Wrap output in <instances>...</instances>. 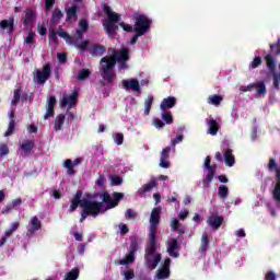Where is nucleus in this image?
Here are the masks:
<instances>
[{
	"label": "nucleus",
	"instance_id": "1",
	"mask_svg": "<svg viewBox=\"0 0 280 280\" xmlns=\"http://www.w3.org/2000/svg\"><path fill=\"white\" fill-rule=\"evenodd\" d=\"M156 253V234L149 233V237L145 245L144 250V260L145 265L150 270H155L156 266L161 264L162 256L161 254Z\"/></svg>",
	"mask_w": 280,
	"mask_h": 280
},
{
	"label": "nucleus",
	"instance_id": "2",
	"mask_svg": "<svg viewBox=\"0 0 280 280\" xmlns=\"http://www.w3.org/2000/svg\"><path fill=\"white\" fill-rule=\"evenodd\" d=\"M101 201L98 203H90L89 201H83L81 205V218L80 222H84L89 215L92 218H97V215H102L104 213V205H106V191L100 194Z\"/></svg>",
	"mask_w": 280,
	"mask_h": 280
},
{
	"label": "nucleus",
	"instance_id": "3",
	"mask_svg": "<svg viewBox=\"0 0 280 280\" xmlns=\"http://www.w3.org/2000/svg\"><path fill=\"white\" fill-rule=\"evenodd\" d=\"M135 25L133 32H139L140 34H148L150 27H152V20L143 13H136L133 16Z\"/></svg>",
	"mask_w": 280,
	"mask_h": 280
},
{
	"label": "nucleus",
	"instance_id": "4",
	"mask_svg": "<svg viewBox=\"0 0 280 280\" xmlns=\"http://www.w3.org/2000/svg\"><path fill=\"white\" fill-rule=\"evenodd\" d=\"M203 167L208 170V174L206 175V178L202 179L203 189L209 188V185H211V182L215 177V170H218V166L215 164L211 165V156H206Z\"/></svg>",
	"mask_w": 280,
	"mask_h": 280
},
{
	"label": "nucleus",
	"instance_id": "5",
	"mask_svg": "<svg viewBox=\"0 0 280 280\" xmlns=\"http://www.w3.org/2000/svg\"><path fill=\"white\" fill-rule=\"evenodd\" d=\"M161 223V207L153 208L150 217L149 233L156 234L159 224Z\"/></svg>",
	"mask_w": 280,
	"mask_h": 280
},
{
	"label": "nucleus",
	"instance_id": "6",
	"mask_svg": "<svg viewBox=\"0 0 280 280\" xmlns=\"http://www.w3.org/2000/svg\"><path fill=\"white\" fill-rule=\"evenodd\" d=\"M49 78H51V63H46L42 70L36 71V77L34 80L36 84H45Z\"/></svg>",
	"mask_w": 280,
	"mask_h": 280
},
{
	"label": "nucleus",
	"instance_id": "7",
	"mask_svg": "<svg viewBox=\"0 0 280 280\" xmlns=\"http://www.w3.org/2000/svg\"><path fill=\"white\" fill-rule=\"evenodd\" d=\"M100 75L102 80L96 83L97 91H101L103 95H106V57L101 59Z\"/></svg>",
	"mask_w": 280,
	"mask_h": 280
},
{
	"label": "nucleus",
	"instance_id": "8",
	"mask_svg": "<svg viewBox=\"0 0 280 280\" xmlns=\"http://www.w3.org/2000/svg\"><path fill=\"white\" fill-rule=\"evenodd\" d=\"M120 200H124V192H113L112 196L106 192V210L118 207Z\"/></svg>",
	"mask_w": 280,
	"mask_h": 280
},
{
	"label": "nucleus",
	"instance_id": "9",
	"mask_svg": "<svg viewBox=\"0 0 280 280\" xmlns=\"http://www.w3.org/2000/svg\"><path fill=\"white\" fill-rule=\"evenodd\" d=\"M97 195H88L86 198L82 199V190H77L75 195L72 197L74 202H79L82 209V203L90 202V205H97L100 201L95 200Z\"/></svg>",
	"mask_w": 280,
	"mask_h": 280
},
{
	"label": "nucleus",
	"instance_id": "10",
	"mask_svg": "<svg viewBox=\"0 0 280 280\" xmlns=\"http://www.w3.org/2000/svg\"><path fill=\"white\" fill-rule=\"evenodd\" d=\"M79 95L80 94L78 93V90H74L71 95L63 96L60 102L61 108H66V106H68V108H73L74 106H78Z\"/></svg>",
	"mask_w": 280,
	"mask_h": 280
},
{
	"label": "nucleus",
	"instance_id": "11",
	"mask_svg": "<svg viewBox=\"0 0 280 280\" xmlns=\"http://www.w3.org/2000/svg\"><path fill=\"white\" fill-rule=\"evenodd\" d=\"M40 229H43V223L39 221L38 217H32L28 222L26 237H32V235H34V233L37 231H40Z\"/></svg>",
	"mask_w": 280,
	"mask_h": 280
},
{
	"label": "nucleus",
	"instance_id": "12",
	"mask_svg": "<svg viewBox=\"0 0 280 280\" xmlns=\"http://www.w3.org/2000/svg\"><path fill=\"white\" fill-rule=\"evenodd\" d=\"M112 56L116 58L117 62H122V65L130 60V51L126 47H124L121 50H113Z\"/></svg>",
	"mask_w": 280,
	"mask_h": 280
},
{
	"label": "nucleus",
	"instance_id": "13",
	"mask_svg": "<svg viewBox=\"0 0 280 280\" xmlns=\"http://www.w3.org/2000/svg\"><path fill=\"white\" fill-rule=\"evenodd\" d=\"M56 96L50 95L47 97V109L44 115V119H49V117H54V115H56Z\"/></svg>",
	"mask_w": 280,
	"mask_h": 280
},
{
	"label": "nucleus",
	"instance_id": "14",
	"mask_svg": "<svg viewBox=\"0 0 280 280\" xmlns=\"http://www.w3.org/2000/svg\"><path fill=\"white\" fill-rule=\"evenodd\" d=\"M36 148V143L34 140L26 139L20 144V150L22 152V156H30L32 151Z\"/></svg>",
	"mask_w": 280,
	"mask_h": 280
},
{
	"label": "nucleus",
	"instance_id": "15",
	"mask_svg": "<svg viewBox=\"0 0 280 280\" xmlns=\"http://www.w3.org/2000/svg\"><path fill=\"white\" fill-rule=\"evenodd\" d=\"M122 89H131L135 93H141V85H139V80L130 79V80H122Z\"/></svg>",
	"mask_w": 280,
	"mask_h": 280
},
{
	"label": "nucleus",
	"instance_id": "16",
	"mask_svg": "<svg viewBox=\"0 0 280 280\" xmlns=\"http://www.w3.org/2000/svg\"><path fill=\"white\" fill-rule=\"evenodd\" d=\"M170 152H172V147H166L161 152L160 167L167 170L170 167Z\"/></svg>",
	"mask_w": 280,
	"mask_h": 280
},
{
	"label": "nucleus",
	"instance_id": "17",
	"mask_svg": "<svg viewBox=\"0 0 280 280\" xmlns=\"http://www.w3.org/2000/svg\"><path fill=\"white\" fill-rule=\"evenodd\" d=\"M224 223V217L222 215H210L207 220V224L214 231H218L220 226Z\"/></svg>",
	"mask_w": 280,
	"mask_h": 280
},
{
	"label": "nucleus",
	"instance_id": "18",
	"mask_svg": "<svg viewBox=\"0 0 280 280\" xmlns=\"http://www.w3.org/2000/svg\"><path fill=\"white\" fill-rule=\"evenodd\" d=\"M82 163V159L77 158L74 161L66 160L63 163V167L67 170L68 176H75L74 165H80Z\"/></svg>",
	"mask_w": 280,
	"mask_h": 280
},
{
	"label": "nucleus",
	"instance_id": "19",
	"mask_svg": "<svg viewBox=\"0 0 280 280\" xmlns=\"http://www.w3.org/2000/svg\"><path fill=\"white\" fill-rule=\"evenodd\" d=\"M207 124H208V132L209 135H212V137H215V135H218V132H220V124H218V120L213 119V117H209V119H207Z\"/></svg>",
	"mask_w": 280,
	"mask_h": 280
},
{
	"label": "nucleus",
	"instance_id": "20",
	"mask_svg": "<svg viewBox=\"0 0 280 280\" xmlns=\"http://www.w3.org/2000/svg\"><path fill=\"white\" fill-rule=\"evenodd\" d=\"M106 21L112 23H120L121 14L114 12L110 7L106 5Z\"/></svg>",
	"mask_w": 280,
	"mask_h": 280
},
{
	"label": "nucleus",
	"instance_id": "21",
	"mask_svg": "<svg viewBox=\"0 0 280 280\" xmlns=\"http://www.w3.org/2000/svg\"><path fill=\"white\" fill-rule=\"evenodd\" d=\"M254 89L256 90V97H266L268 88H266V83L264 81L254 83Z\"/></svg>",
	"mask_w": 280,
	"mask_h": 280
},
{
	"label": "nucleus",
	"instance_id": "22",
	"mask_svg": "<svg viewBox=\"0 0 280 280\" xmlns=\"http://www.w3.org/2000/svg\"><path fill=\"white\" fill-rule=\"evenodd\" d=\"M211 244V240L209 238V233L203 232L201 235V244L199 247V253H202L203 255L209 250V246Z\"/></svg>",
	"mask_w": 280,
	"mask_h": 280
},
{
	"label": "nucleus",
	"instance_id": "23",
	"mask_svg": "<svg viewBox=\"0 0 280 280\" xmlns=\"http://www.w3.org/2000/svg\"><path fill=\"white\" fill-rule=\"evenodd\" d=\"M176 106V97L174 96H168L166 98H163L161 102L160 108L161 110H167L170 108H174Z\"/></svg>",
	"mask_w": 280,
	"mask_h": 280
},
{
	"label": "nucleus",
	"instance_id": "24",
	"mask_svg": "<svg viewBox=\"0 0 280 280\" xmlns=\"http://www.w3.org/2000/svg\"><path fill=\"white\" fill-rule=\"evenodd\" d=\"M223 159L228 167H233V165H235V155H233L232 149L225 150Z\"/></svg>",
	"mask_w": 280,
	"mask_h": 280
},
{
	"label": "nucleus",
	"instance_id": "25",
	"mask_svg": "<svg viewBox=\"0 0 280 280\" xmlns=\"http://www.w3.org/2000/svg\"><path fill=\"white\" fill-rule=\"evenodd\" d=\"M119 23L120 22H108L106 21V33L109 36H115L117 32H119Z\"/></svg>",
	"mask_w": 280,
	"mask_h": 280
},
{
	"label": "nucleus",
	"instance_id": "26",
	"mask_svg": "<svg viewBox=\"0 0 280 280\" xmlns=\"http://www.w3.org/2000/svg\"><path fill=\"white\" fill-rule=\"evenodd\" d=\"M0 27L1 30H8V34L14 32V18L0 21Z\"/></svg>",
	"mask_w": 280,
	"mask_h": 280
},
{
	"label": "nucleus",
	"instance_id": "27",
	"mask_svg": "<svg viewBox=\"0 0 280 280\" xmlns=\"http://www.w3.org/2000/svg\"><path fill=\"white\" fill-rule=\"evenodd\" d=\"M66 21H75V19H78V5H72L69 7L68 9H66Z\"/></svg>",
	"mask_w": 280,
	"mask_h": 280
},
{
	"label": "nucleus",
	"instance_id": "28",
	"mask_svg": "<svg viewBox=\"0 0 280 280\" xmlns=\"http://www.w3.org/2000/svg\"><path fill=\"white\" fill-rule=\"evenodd\" d=\"M265 60L267 62V69L270 73H275V71H277V60L272 58V54L266 55Z\"/></svg>",
	"mask_w": 280,
	"mask_h": 280
},
{
	"label": "nucleus",
	"instance_id": "29",
	"mask_svg": "<svg viewBox=\"0 0 280 280\" xmlns=\"http://www.w3.org/2000/svg\"><path fill=\"white\" fill-rule=\"evenodd\" d=\"M176 249H178V241L176 238H173L167 248L168 255L175 258L179 257L180 254H178Z\"/></svg>",
	"mask_w": 280,
	"mask_h": 280
},
{
	"label": "nucleus",
	"instance_id": "30",
	"mask_svg": "<svg viewBox=\"0 0 280 280\" xmlns=\"http://www.w3.org/2000/svg\"><path fill=\"white\" fill-rule=\"evenodd\" d=\"M156 187V180L151 179L150 183L144 184L141 188L138 189V194L143 196V194H148V191H152Z\"/></svg>",
	"mask_w": 280,
	"mask_h": 280
},
{
	"label": "nucleus",
	"instance_id": "31",
	"mask_svg": "<svg viewBox=\"0 0 280 280\" xmlns=\"http://www.w3.org/2000/svg\"><path fill=\"white\" fill-rule=\"evenodd\" d=\"M141 244V238H137L136 236L130 237L129 253L137 255V250H139V245Z\"/></svg>",
	"mask_w": 280,
	"mask_h": 280
},
{
	"label": "nucleus",
	"instance_id": "32",
	"mask_svg": "<svg viewBox=\"0 0 280 280\" xmlns=\"http://www.w3.org/2000/svg\"><path fill=\"white\" fill-rule=\"evenodd\" d=\"M108 180L110 187H120V185H124V177L119 175H109Z\"/></svg>",
	"mask_w": 280,
	"mask_h": 280
},
{
	"label": "nucleus",
	"instance_id": "33",
	"mask_svg": "<svg viewBox=\"0 0 280 280\" xmlns=\"http://www.w3.org/2000/svg\"><path fill=\"white\" fill-rule=\"evenodd\" d=\"M62 16H65V14L62 13V11L59 8H56L52 12L51 19H50V23L52 25H58V23H60V20L62 19Z\"/></svg>",
	"mask_w": 280,
	"mask_h": 280
},
{
	"label": "nucleus",
	"instance_id": "34",
	"mask_svg": "<svg viewBox=\"0 0 280 280\" xmlns=\"http://www.w3.org/2000/svg\"><path fill=\"white\" fill-rule=\"evenodd\" d=\"M65 119H66L65 114L57 115V117L55 118V126H54L56 132H59V130H62V126H65Z\"/></svg>",
	"mask_w": 280,
	"mask_h": 280
},
{
	"label": "nucleus",
	"instance_id": "35",
	"mask_svg": "<svg viewBox=\"0 0 280 280\" xmlns=\"http://www.w3.org/2000/svg\"><path fill=\"white\" fill-rule=\"evenodd\" d=\"M224 98H222L221 95H218V94H213V95H210L208 97V103L211 104L212 106H220V104H222V101Z\"/></svg>",
	"mask_w": 280,
	"mask_h": 280
},
{
	"label": "nucleus",
	"instance_id": "36",
	"mask_svg": "<svg viewBox=\"0 0 280 280\" xmlns=\"http://www.w3.org/2000/svg\"><path fill=\"white\" fill-rule=\"evenodd\" d=\"M152 104H154V97L149 95L144 101V115H150V110H152Z\"/></svg>",
	"mask_w": 280,
	"mask_h": 280
},
{
	"label": "nucleus",
	"instance_id": "37",
	"mask_svg": "<svg viewBox=\"0 0 280 280\" xmlns=\"http://www.w3.org/2000/svg\"><path fill=\"white\" fill-rule=\"evenodd\" d=\"M105 51H106V47L105 46L95 45L91 49V55L94 56V57H100V56H104Z\"/></svg>",
	"mask_w": 280,
	"mask_h": 280
},
{
	"label": "nucleus",
	"instance_id": "38",
	"mask_svg": "<svg viewBox=\"0 0 280 280\" xmlns=\"http://www.w3.org/2000/svg\"><path fill=\"white\" fill-rule=\"evenodd\" d=\"M34 23V11L27 9L23 21L24 25H32Z\"/></svg>",
	"mask_w": 280,
	"mask_h": 280
},
{
	"label": "nucleus",
	"instance_id": "39",
	"mask_svg": "<svg viewBox=\"0 0 280 280\" xmlns=\"http://www.w3.org/2000/svg\"><path fill=\"white\" fill-rule=\"evenodd\" d=\"M80 277V269L73 268L69 272L66 273L65 278L68 280H78Z\"/></svg>",
	"mask_w": 280,
	"mask_h": 280
},
{
	"label": "nucleus",
	"instance_id": "40",
	"mask_svg": "<svg viewBox=\"0 0 280 280\" xmlns=\"http://www.w3.org/2000/svg\"><path fill=\"white\" fill-rule=\"evenodd\" d=\"M219 198H221V200H226V198H229V186L226 185L219 186Z\"/></svg>",
	"mask_w": 280,
	"mask_h": 280
},
{
	"label": "nucleus",
	"instance_id": "41",
	"mask_svg": "<svg viewBox=\"0 0 280 280\" xmlns=\"http://www.w3.org/2000/svg\"><path fill=\"white\" fill-rule=\"evenodd\" d=\"M162 119L168 126H171V124H174V116H172V112L162 110Z\"/></svg>",
	"mask_w": 280,
	"mask_h": 280
},
{
	"label": "nucleus",
	"instance_id": "42",
	"mask_svg": "<svg viewBox=\"0 0 280 280\" xmlns=\"http://www.w3.org/2000/svg\"><path fill=\"white\" fill-rule=\"evenodd\" d=\"M88 78H91V70H89V69H81L79 71L77 80L79 82H83V80H86Z\"/></svg>",
	"mask_w": 280,
	"mask_h": 280
},
{
	"label": "nucleus",
	"instance_id": "43",
	"mask_svg": "<svg viewBox=\"0 0 280 280\" xmlns=\"http://www.w3.org/2000/svg\"><path fill=\"white\" fill-rule=\"evenodd\" d=\"M19 226H20V223H19V222H13V223L11 224V229L5 230L4 236H7V237H12V235H14V233H16V231H19Z\"/></svg>",
	"mask_w": 280,
	"mask_h": 280
},
{
	"label": "nucleus",
	"instance_id": "44",
	"mask_svg": "<svg viewBox=\"0 0 280 280\" xmlns=\"http://www.w3.org/2000/svg\"><path fill=\"white\" fill-rule=\"evenodd\" d=\"M117 65V59L114 55L106 58V71H113V68Z\"/></svg>",
	"mask_w": 280,
	"mask_h": 280
},
{
	"label": "nucleus",
	"instance_id": "45",
	"mask_svg": "<svg viewBox=\"0 0 280 280\" xmlns=\"http://www.w3.org/2000/svg\"><path fill=\"white\" fill-rule=\"evenodd\" d=\"M135 262V254L132 252H129V254L120 260V266H129V264Z\"/></svg>",
	"mask_w": 280,
	"mask_h": 280
},
{
	"label": "nucleus",
	"instance_id": "46",
	"mask_svg": "<svg viewBox=\"0 0 280 280\" xmlns=\"http://www.w3.org/2000/svg\"><path fill=\"white\" fill-rule=\"evenodd\" d=\"M270 54L272 56H280V38L278 39V43L270 44Z\"/></svg>",
	"mask_w": 280,
	"mask_h": 280
},
{
	"label": "nucleus",
	"instance_id": "47",
	"mask_svg": "<svg viewBox=\"0 0 280 280\" xmlns=\"http://www.w3.org/2000/svg\"><path fill=\"white\" fill-rule=\"evenodd\" d=\"M16 128V121L14 119H11L9 122V127L4 133V137H12V133L14 132Z\"/></svg>",
	"mask_w": 280,
	"mask_h": 280
},
{
	"label": "nucleus",
	"instance_id": "48",
	"mask_svg": "<svg viewBox=\"0 0 280 280\" xmlns=\"http://www.w3.org/2000/svg\"><path fill=\"white\" fill-rule=\"evenodd\" d=\"M264 60H261V57L256 56L254 57L253 61L249 63V69H258V67H261V63Z\"/></svg>",
	"mask_w": 280,
	"mask_h": 280
},
{
	"label": "nucleus",
	"instance_id": "49",
	"mask_svg": "<svg viewBox=\"0 0 280 280\" xmlns=\"http://www.w3.org/2000/svg\"><path fill=\"white\" fill-rule=\"evenodd\" d=\"M156 278L160 280L170 279V270L161 267V269L158 270Z\"/></svg>",
	"mask_w": 280,
	"mask_h": 280
},
{
	"label": "nucleus",
	"instance_id": "50",
	"mask_svg": "<svg viewBox=\"0 0 280 280\" xmlns=\"http://www.w3.org/2000/svg\"><path fill=\"white\" fill-rule=\"evenodd\" d=\"M21 102V89H15L13 92V100L11 101V104L13 106H16Z\"/></svg>",
	"mask_w": 280,
	"mask_h": 280
},
{
	"label": "nucleus",
	"instance_id": "51",
	"mask_svg": "<svg viewBox=\"0 0 280 280\" xmlns=\"http://www.w3.org/2000/svg\"><path fill=\"white\" fill-rule=\"evenodd\" d=\"M36 33L30 31L26 38H25V44L26 45H34L36 43Z\"/></svg>",
	"mask_w": 280,
	"mask_h": 280
},
{
	"label": "nucleus",
	"instance_id": "52",
	"mask_svg": "<svg viewBox=\"0 0 280 280\" xmlns=\"http://www.w3.org/2000/svg\"><path fill=\"white\" fill-rule=\"evenodd\" d=\"M10 154V148L5 143H0V159Z\"/></svg>",
	"mask_w": 280,
	"mask_h": 280
},
{
	"label": "nucleus",
	"instance_id": "53",
	"mask_svg": "<svg viewBox=\"0 0 280 280\" xmlns=\"http://www.w3.org/2000/svg\"><path fill=\"white\" fill-rule=\"evenodd\" d=\"M57 34L58 36H60V38H63L65 40H71V35H69V33H67V31H65L62 26H59Z\"/></svg>",
	"mask_w": 280,
	"mask_h": 280
},
{
	"label": "nucleus",
	"instance_id": "54",
	"mask_svg": "<svg viewBox=\"0 0 280 280\" xmlns=\"http://www.w3.org/2000/svg\"><path fill=\"white\" fill-rule=\"evenodd\" d=\"M114 143L116 145H122L124 144V133H114L113 135Z\"/></svg>",
	"mask_w": 280,
	"mask_h": 280
},
{
	"label": "nucleus",
	"instance_id": "55",
	"mask_svg": "<svg viewBox=\"0 0 280 280\" xmlns=\"http://www.w3.org/2000/svg\"><path fill=\"white\" fill-rule=\"evenodd\" d=\"M115 78H117V74L114 70H106V82L107 84H110V82L115 81Z\"/></svg>",
	"mask_w": 280,
	"mask_h": 280
},
{
	"label": "nucleus",
	"instance_id": "56",
	"mask_svg": "<svg viewBox=\"0 0 280 280\" xmlns=\"http://www.w3.org/2000/svg\"><path fill=\"white\" fill-rule=\"evenodd\" d=\"M137 212L132 209H127L125 212L126 220H137Z\"/></svg>",
	"mask_w": 280,
	"mask_h": 280
},
{
	"label": "nucleus",
	"instance_id": "57",
	"mask_svg": "<svg viewBox=\"0 0 280 280\" xmlns=\"http://www.w3.org/2000/svg\"><path fill=\"white\" fill-rule=\"evenodd\" d=\"M119 26L124 30V32H127V33L135 32V26L127 24L126 22H120Z\"/></svg>",
	"mask_w": 280,
	"mask_h": 280
},
{
	"label": "nucleus",
	"instance_id": "58",
	"mask_svg": "<svg viewBox=\"0 0 280 280\" xmlns=\"http://www.w3.org/2000/svg\"><path fill=\"white\" fill-rule=\"evenodd\" d=\"M79 31H81V32H89V21H86V20H81L80 22H79Z\"/></svg>",
	"mask_w": 280,
	"mask_h": 280
},
{
	"label": "nucleus",
	"instance_id": "59",
	"mask_svg": "<svg viewBox=\"0 0 280 280\" xmlns=\"http://www.w3.org/2000/svg\"><path fill=\"white\" fill-rule=\"evenodd\" d=\"M74 45L77 49H80L81 51H86V49L89 48V40H83L80 44L75 43Z\"/></svg>",
	"mask_w": 280,
	"mask_h": 280
},
{
	"label": "nucleus",
	"instance_id": "60",
	"mask_svg": "<svg viewBox=\"0 0 280 280\" xmlns=\"http://www.w3.org/2000/svg\"><path fill=\"white\" fill-rule=\"evenodd\" d=\"M49 40L51 43H58V32L56 30H49Z\"/></svg>",
	"mask_w": 280,
	"mask_h": 280
},
{
	"label": "nucleus",
	"instance_id": "61",
	"mask_svg": "<svg viewBox=\"0 0 280 280\" xmlns=\"http://www.w3.org/2000/svg\"><path fill=\"white\" fill-rule=\"evenodd\" d=\"M67 52H58L57 54V60L60 62V65H65L67 62Z\"/></svg>",
	"mask_w": 280,
	"mask_h": 280
},
{
	"label": "nucleus",
	"instance_id": "62",
	"mask_svg": "<svg viewBox=\"0 0 280 280\" xmlns=\"http://www.w3.org/2000/svg\"><path fill=\"white\" fill-rule=\"evenodd\" d=\"M125 280L135 279V271L132 269H128L124 272Z\"/></svg>",
	"mask_w": 280,
	"mask_h": 280
},
{
	"label": "nucleus",
	"instance_id": "63",
	"mask_svg": "<svg viewBox=\"0 0 280 280\" xmlns=\"http://www.w3.org/2000/svg\"><path fill=\"white\" fill-rule=\"evenodd\" d=\"M119 229H120V235H127V233H130V229L125 223H120Z\"/></svg>",
	"mask_w": 280,
	"mask_h": 280
},
{
	"label": "nucleus",
	"instance_id": "64",
	"mask_svg": "<svg viewBox=\"0 0 280 280\" xmlns=\"http://www.w3.org/2000/svg\"><path fill=\"white\" fill-rule=\"evenodd\" d=\"M265 280H277V275L270 270L265 275Z\"/></svg>",
	"mask_w": 280,
	"mask_h": 280
}]
</instances>
